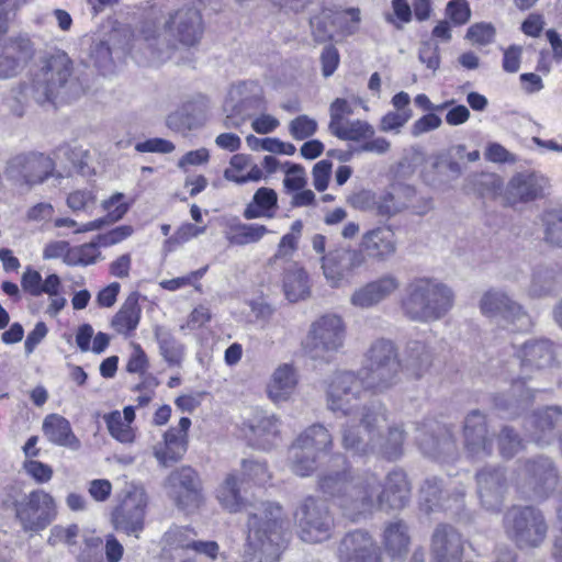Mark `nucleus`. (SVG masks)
I'll return each instance as SVG.
<instances>
[{
  "instance_id": "obj_1",
  "label": "nucleus",
  "mask_w": 562,
  "mask_h": 562,
  "mask_svg": "<svg viewBox=\"0 0 562 562\" xmlns=\"http://www.w3.org/2000/svg\"><path fill=\"white\" fill-rule=\"evenodd\" d=\"M319 486L351 520L366 517L376 508L400 509L409 496L406 474L400 470L390 472L383 486L373 474L353 477L345 469L323 475Z\"/></svg>"
},
{
  "instance_id": "obj_2",
  "label": "nucleus",
  "mask_w": 562,
  "mask_h": 562,
  "mask_svg": "<svg viewBox=\"0 0 562 562\" xmlns=\"http://www.w3.org/2000/svg\"><path fill=\"white\" fill-rule=\"evenodd\" d=\"M83 93V87L75 75V64L63 49L53 48L40 56L30 82L19 83L11 90L10 108L22 116L29 98L37 103L70 102Z\"/></svg>"
},
{
  "instance_id": "obj_3",
  "label": "nucleus",
  "mask_w": 562,
  "mask_h": 562,
  "mask_svg": "<svg viewBox=\"0 0 562 562\" xmlns=\"http://www.w3.org/2000/svg\"><path fill=\"white\" fill-rule=\"evenodd\" d=\"M204 24L199 9L182 7L164 19H147L128 48L137 63L159 64L168 60L176 44L187 47L200 43Z\"/></svg>"
},
{
  "instance_id": "obj_4",
  "label": "nucleus",
  "mask_w": 562,
  "mask_h": 562,
  "mask_svg": "<svg viewBox=\"0 0 562 562\" xmlns=\"http://www.w3.org/2000/svg\"><path fill=\"white\" fill-rule=\"evenodd\" d=\"M215 497L223 509L229 513L247 512V546L254 553L263 554L269 561L277 562L283 543L284 513L274 503L248 504L240 495L236 474L229 473L217 486Z\"/></svg>"
},
{
  "instance_id": "obj_5",
  "label": "nucleus",
  "mask_w": 562,
  "mask_h": 562,
  "mask_svg": "<svg viewBox=\"0 0 562 562\" xmlns=\"http://www.w3.org/2000/svg\"><path fill=\"white\" fill-rule=\"evenodd\" d=\"M453 291L434 278H415L406 288L402 310L412 321L431 323L445 317L452 308Z\"/></svg>"
},
{
  "instance_id": "obj_6",
  "label": "nucleus",
  "mask_w": 562,
  "mask_h": 562,
  "mask_svg": "<svg viewBox=\"0 0 562 562\" xmlns=\"http://www.w3.org/2000/svg\"><path fill=\"white\" fill-rule=\"evenodd\" d=\"M386 424L385 413L374 411L371 415H363L360 427L353 431V426L342 428L341 440L347 450L359 454L379 450L387 459H396L402 454L404 432L398 427L389 428L387 436L381 435Z\"/></svg>"
},
{
  "instance_id": "obj_7",
  "label": "nucleus",
  "mask_w": 562,
  "mask_h": 562,
  "mask_svg": "<svg viewBox=\"0 0 562 562\" xmlns=\"http://www.w3.org/2000/svg\"><path fill=\"white\" fill-rule=\"evenodd\" d=\"M368 391L360 376L352 371H337L326 381V405L335 414L348 417L344 426H353V431L360 427L363 415H371L366 407H361V395Z\"/></svg>"
},
{
  "instance_id": "obj_8",
  "label": "nucleus",
  "mask_w": 562,
  "mask_h": 562,
  "mask_svg": "<svg viewBox=\"0 0 562 562\" xmlns=\"http://www.w3.org/2000/svg\"><path fill=\"white\" fill-rule=\"evenodd\" d=\"M554 349L548 340H530L521 345L516 358L519 361L520 373L513 380L512 393L517 395L518 404H528L535 397V392L544 391L539 386H526V380L541 375V372L550 369L554 363Z\"/></svg>"
},
{
  "instance_id": "obj_9",
  "label": "nucleus",
  "mask_w": 562,
  "mask_h": 562,
  "mask_svg": "<svg viewBox=\"0 0 562 562\" xmlns=\"http://www.w3.org/2000/svg\"><path fill=\"white\" fill-rule=\"evenodd\" d=\"M346 337L344 319L337 314H324L310 325L302 349L313 360L329 362L344 348Z\"/></svg>"
},
{
  "instance_id": "obj_10",
  "label": "nucleus",
  "mask_w": 562,
  "mask_h": 562,
  "mask_svg": "<svg viewBox=\"0 0 562 562\" xmlns=\"http://www.w3.org/2000/svg\"><path fill=\"white\" fill-rule=\"evenodd\" d=\"M507 537L519 548L539 547L547 537L548 526L542 513L532 506H514L503 520Z\"/></svg>"
},
{
  "instance_id": "obj_11",
  "label": "nucleus",
  "mask_w": 562,
  "mask_h": 562,
  "mask_svg": "<svg viewBox=\"0 0 562 562\" xmlns=\"http://www.w3.org/2000/svg\"><path fill=\"white\" fill-rule=\"evenodd\" d=\"M331 445V435L323 425L308 427L290 448L291 471L299 476L310 475L316 469L317 458Z\"/></svg>"
},
{
  "instance_id": "obj_12",
  "label": "nucleus",
  "mask_w": 562,
  "mask_h": 562,
  "mask_svg": "<svg viewBox=\"0 0 562 562\" xmlns=\"http://www.w3.org/2000/svg\"><path fill=\"white\" fill-rule=\"evenodd\" d=\"M294 524L300 539L307 543H319L331 537L334 520L321 499L306 497L294 512Z\"/></svg>"
},
{
  "instance_id": "obj_13",
  "label": "nucleus",
  "mask_w": 562,
  "mask_h": 562,
  "mask_svg": "<svg viewBox=\"0 0 562 562\" xmlns=\"http://www.w3.org/2000/svg\"><path fill=\"white\" fill-rule=\"evenodd\" d=\"M53 160L38 153H21L5 165V175L15 186L31 190L42 184L54 171Z\"/></svg>"
},
{
  "instance_id": "obj_14",
  "label": "nucleus",
  "mask_w": 562,
  "mask_h": 562,
  "mask_svg": "<svg viewBox=\"0 0 562 562\" xmlns=\"http://www.w3.org/2000/svg\"><path fill=\"white\" fill-rule=\"evenodd\" d=\"M480 312L492 319L510 325L514 330H528L532 321L522 306L502 290L491 289L479 301Z\"/></svg>"
},
{
  "instance_id": "obj_15",
  "label": "nucleus",
  "mask_w": 562,
  "mask_h": 562,
  "mask_svg": "<svg viewBox=\"0 0 562 562\" xmlns=\"http://www.w3.org/2000/svg\"><path fill=\"white\" fill-rule=\"evenodd\" d=\"M364 265V254L351 247L339 246L322 257L323 274L331 288L350 282L356 270Z\"/></svg>"
},
{
  "instance_id": "obj_16",
  "label": "nucleus",
  "mask_w": 562,
  "mask_h": 562,
  "mask_svg": "<svg viewBox=\"0 0 562 562\" xmlns=\"http://www.w3.org/2000/svg\"><path fill=\"white\" fill-rule=\"evenodd\" d=\"M15 515L25 531L45 529L55 518L54 498L36 490L15 503Z\"/></svg>"
},
{
  "instance_id": "obj_17",
  "label": "nucleus",
  "mask_w": 562,
  "mask_h": 562,
  "mask_svg": "<svg viewBox=\"0 0 562 562\" xmlns=\"http://www.w3.org/2000/svg\"><path fill=\"white\" fill-rule=\"evenodd\" d=\"M147 496L142 487H133L123 498L121 505L112 513V525L115 530L126 535H135L143 530Z\"/></svg>"
},
{
  "instance_id": "obj_18",
  "label": "nucleus",
  "mask_w": 562,
  "mask_h": 562,
  "mask_svg": "<svg viewBox=\"0 0 562 562\" xmlns=\"http://www.w3.org/2000/svg\"><path fill=\"white\" fill-rule=\"evenodd\" d=\"M167 491L177 506L186 510L198 508L203 501L201 482L190 467H182L169 474Z\"/></svg>"
},
{
  "instance_id": "obj_19",
  "label": "nucleus",
  "mask_w": 562,
  "mask_h": 562,
  "mask_svg": "<svg viewBox=\"0 0 562 562\" xmlns=\"http://www.w3.org/2000/svg\"><path fill=\"white\" fill-rule=\"evenodd\" d=\"M190 427V418L181 417L177 426L170 427L164 434V440L153 447V454L161 467H169L181 460L186 454Z\"/></svg>"
},
{
  "instance_id": "obj_20",
  "label": "nucleus",
  "mask_w": 562,
  "mask_h": 562,
  "mask_svg": "<svg viewBox=\"0 0 562 562\" xmlns=\"http://www.w3.org/2000/svg\"><path fill=\"white\" fill-rule=\"evenodd\" d=\"M33 55L34 45L29 38H10L0 43V80L20 74Z\"/></svg>"
},
{
  "instance_id": "obj_21",
  "label": "nucleus",
  "mask_w": 562,
  "mask_h": 562,
  "mask_svg": "<svg viewBox=\"0 0 562 562\" xmlns=\"http://www.w3.org/2000/svg\"><path fill=\"white\" fill-rule=\"evenodd\" d=\"M280 418L274 414L256 411L250 418L244 422L245 435L262 449L271 448L280 436Z\"/></svg>"
},
{
  "instance_id": "obj_22",
  "label": "nucleus",
  "mask_w": 562,
  "mask_h": 562,
  "mask_svg": "<svg viewBox=\"0 0 562 562\" xmlns=\"http://www.w3.org/2000/svg\"><path fill=\"white\" fill-rule=\"evenodd\" d=\"M339 560L340 562H380L379 548L368 532L356 530L341 540Z\"/></svg>"
},
{
  "instance_id": "obj_23",
  "label": "nucleus",
  "mask_w": 562,
  "mask_h": 562,
  "mask_svg": "<svg viewBox=\"0 0 562 562\" xmlns=\"http://www.w3.org/2000/svg\"><path fill=\"white\" fill-rule=\"evenodd\" d=\"M367 258L383 262L395 255L397 240L395 233L389 226H378L367 231L359 248Z\"/></svg>"
},
{
  "instance_id": "obj_24",
  "label": "nucleus",
  "mask_w": 562,
  "mask_h": 562,
  "mask_svg": "<svg viewBox=\"0 0 562 562\" xmlns=\"http://www.w3.org/2000/svg\"><path fill=\"white\" fill-rule=\"evenodd\" d=\"M435 562H460L463 553L462 536L451 526H438L432 536Z\"/></svg>"
},
{
  "instance_id": "obj_25",
  "label": "nucleus",
  "mask_w": 562,
  "mask_h": 562,
  "mask_svg": "<svg viewBox=\"0 0 562 562\" xmlns=\"http://www.w3.org/2000/svg\"><path fill=\"white\" fill-rule=\"evenodd\" d=\"M154 339L158 346L159 356L170 368H180L186 358V346L176 337L171 327L154 324Z\"/></svg>"
},
{
  "instance_id": "obj_26",
  "label": "nucleus",
  "mask_w": 562,
  "mask_h": 562,
  "mask_svg": "<svg viewBox=\"0 0 562 562\" xmlns=\"http://www.w3.org/2000/svg\"><path fill=\"white\" fill-rule=\"evenodd\" d=\"M402 369V363L362 367L359 374L368 391L384 392L400 382Z\"/></svg>"
},
{
  "instance_id": "obj_27",
  "label": "nucleus",
  "mask_w": 562,
  "mask_h": 562,
  "mask_svg": "<svg viewBox=\"0 0 562 562\" xmlns=\"http://www.w3.org/2000/svg\"><path fill=\"white\" fill-rule=\"evenodd\" d=\"M486 434L485 416L479 411L470 413L464 422V442L469 453L480 456L491 452V441Z\"/></svg>"
},
{
  "instance_id": "obj_28",
  "label": "nucleus",
  "mask_w": 562,
  "mask_h": 562,
  "mask_svg": "<svg viewBox=\"0 0 562 562\" xmlns=\"http://www.w3.org/2000/svg\"><path fill=\"white\" fill-rule=\"evenodd\" d=\"M479 496L487 510H498L504 496V477L498 470H484L477 474Z\"/></svg>"
},
{
  "instance_id": "obj_29",
  "label": "nucleus",
  "mask_w": 562,
  "mask_h": 562,
  "mask_svg": "<svg viewBox=\"0 0 562 562\" xmlns=\"http://www.w3.org/2000/svg\"><path fill=\"white\" fill-rule=\"evenodd\" d=\"M296 375L293 367L280 364L271 374L267 384V395L274 403L288 402L296 387Z\"/></svg>"
},
{
  "instance_id": "obj_30",
  "label": "nucleus",
  "mask_w": 562,
  "mask_h": 562,
  "mask_svg": "<svg viewBox=\"0 0 562 562\" xmlns=\"http://www.w3.org/2000/svg\"><path fill=\"white\" fill-rule=\"evenodd\" d=\"M526 479L539 497H546L549 492L555 488L558 483V476L553 464L547 458H540L531 464H528L526 469Z\"/></svg>"
},
{
  "instance_id": "obj_31",
  "label": "nucleus",
  "mask_w": 562,
  "mask_h": 562,
  "mask_svg": "<svg viewBox=\"0 0 562 562\" xmlns=\"http://www.w3.org/2000/svg\"><path fill=\"white\" fill-rule=\"evenodd\" d=\"M44 436L54 445L77 450L80 441L74 435L70 423L58 414L47 415L42 426Z\"/></svg>"
},
{
  "instance_id": "obj_32",
  "label": "nucleus",
  "mask_w": 562,
  "mask_h": 562,
  "mask_svg": "<svg viewBox=\"0 0 562 562\" xmlns=\"http://www.w3.org/2000/svg\"><path fill=\"white\" fill-rule=\"evenodd\" d=\"M140 316L142 307L138 302V294L131 293L113 316L111 327L117 334L127 337L136 330Z\"/></svg>"
},
{
  "instance_id": "obj_33",
  "label": "nucleus",
  "mask_w": 562,
  "mask_h": 562,
  "mask_svg": "<svg viewBox=\"0 0 562 562\" xmlns=\"http://www.w3.org/2000/svg\"><path fill=\"white\" fill-rule=\"evenodd\" d=\"M434 362L432 350L422 341H412L407 345L406 358L403 369L415 379L426 375Z\"/></svg>"
},
{
  "instance_id": "obj_34",
  "label": "nucleus",
  "mask_w": 562,
  "mask_h": 562,
  "mask_svg": "<svg viewBox=\"0 0 562 562\" xmlns=\"http://www.w3.org/2000/svg\"><path fill=\"white\" fill-rule=\"evenodd\" d=\"M548 180L538 173H518L508 183L509 194L519 201H531L539 198Z\"/></svg>"
},
{
  "instance_id": "obj_35",
  "label": "nucleus",
  "mask_w": 562,
  "mask_h": 562,
  "mask_svg": "<svg viewBox=\"0 0 562 562\" xmlns=\"http://www.w3.org/2000/svg\"><path fill=\"white\" fill-rule=\"evenodd\" d=\"M277 209V192L273 189L261 187L255 192L251 202L246 205L243 215L246 220L272 218Z\"/></svg>"
},
{
  "instance_id": "obj_36",
  "label": "nucleus",
  "mask_w": 562,
  "mask_h": 562,
  "mask_svg": "<svg viewBox=\"0 0 562 562\" xmlns=\"http://www.w3.org/2000/svg\"><path fill=\"white\" fill-rule=\"evenodd\" d=\"M135 419V412L132 406L123 409V413L115 411L104 416L110 435L122 443H132L135 440V430L131 426Z\"/></svg>"
},
{
  "instance_id": "obj_37",
  "label": "nucleus",
  "mask_w": 562,
  "mask_h": 562,
  "mask_svg": "<svg viewBox=\"0 0 562 562\" xmlns=\"http://www.w3.org/2000/svg\"><path fill=\"white\" fill-rule=\"evenodd\" d=\"M195 533L188 527H172L164 536L162 552L170 560L181 558V553L191 551Z\"/></svg>"
},
{
  "instance_id": "obj_38",
  "label": "nucleus",
  "mask_w": 562,
  "mask_h": 562,
  "mask_svg": "<svg viewBox=\"0 0 562 562\" xmlns=\"http://www.w3.org/2000/svg\"><path fill=\"white\" fill-rule=\"evenodd\" d=\"M414 195L415 190L412 187H395L393 192L378 196L376 214L381 216H392L408 207Z\"/></svg>"
},
{
  "instance_id": "obj_39",
  "label": "nucleus",
  "mask_w": 562,
  "mask_h": 562,
  "mask_svg": "<svg viewBox=\"0 0 562 562\" xmlns=\"http://www.w3.org/2000/svg\"><path fill=\"white\" fill-rule=\"evenodd\" d=\"M402 363L395 344L390 339H376L364 355L363 367Z\"/></svg>"
},
{
  "instance_id": "obj_40",
  "label": "nucleus",
  "mask_w": 562,
  "mask_h": 562,
  "mask_svg": "<svg viewBox=\"0 0 562 562\" xmlns=\"http://www.w3.org/2000/svg\"><path fill=\"white\" fill-rule=\"evenodd\" d=\"M59 279L60 277L56 273H50L43 279L37 270L32 267H26L21 277V286L29 295L38 297L46 292L52 293L54 284H56Z\"/></svg>"
},
{
  "instance_id": "obj_41",
  "label": "nucleus",
  "mask_w": 562,
  "mask_h": 562,
  "mask_svg": "<svg viewBox=\"0 0 562 562\" xmlns=\"http://www.w3.org/2000/svg\"><path fill=\"white\" fill-rule=\"evenodd\" d=\"M285 297L292 302H299L310 296V284L306 272L297 267H293L285 272L283 281Z\"/></svg>"
},
{
  "instance_id": "obj_42",
  "label": "nucleus",
  "mask_w": 562,
  "mask_h": 562,
  "mask_svg": "<svg viewBox=\"0 0 562 562\" xmlns=\"http://www.w3.org/2000/svg\"><path fill=\"white\" fill-rule=\"evenodd\" d=\"M330 133L342 140L360 142L374 136V127L366 121L346 120L344 123L329 128Z\"/></svg>"
},
{
  "instance_id": "obj_43",
  "label": "nucleus",
  "mask_w": 562,
  "mask_h": 562,
  "mask_svg": "<svg viewBox=\"0 0 562 562\" xmlns=\"http://www.w3.org/2000/svg\"><path fill=\"white\" fill-rule=\"evenodd\" d=\"M409 536L407 527L402 521H394L384 530V546L392 557H402L407 552Z\"/></svg>"
},
{
  "instance_id": "obj_44",
  "label": "nucleus",
  "mask_w": 562,
  "mask_h": 562,
  "mask_svg": "<svg viewBox=\"0 0 562 562\" xmlns=\"http://www.w3.org/2000/svg\"><path fill=\"white\" fill-rule=\"evenodd\" d=\"M543 240L562 249V207L546 211L541 216Z\"/></svg>"
},
{
  "instance_id": "obj_45",
  "label": "nucleus",
  "mask_w": 562,
  "mask_h": 562,
  "mask_svg": "<svg viewBox=\"0 0 562 562\" xmlns=\"http://www.w3.org/2000/svg\"><path fill=\"white\" fill-rule=\"evenodd\" d=\"M269 229L260 224H237L232 226L227 239L233 245L244 246L248 244L258 243L267 234Z\"/></svg>"
},
{
  "instance_id": "obj_46",
  "label": "nucleus",
  "mask_w": 562,
  "mask_h": 562,
  "mask_svg": "<svg viewBox=\"0 0 562 562\" xmlns=\"http://www.w3.org/2000/svg\"><path fill=\"white\" fill-rule=\"evenodd\" d=\"M441 493L439 480L434 477L425 482L420 488V499L426 512H432L437 507H441L445 510L452 508L450 504H447L450 499L449 497L441 502Z\"/></svg>"
},
{
  "instance_id": "obj_47",
  "label": "nucleus",
  "mask_w": 562,
  "mask_h": 562,
  "mask_svg": "<svg viewBox=\"0 0 562 562\" xmlns=\"http://www.w3.org/2000/svg\"><path fill=\"white\" fill-rule=\"evenodd\" d=\"M416 439L423 452L434 458L454 451V442L449 435H445L441 439H438L432 435L423 434Z\"/></svg>"
},
{
  "instance_id": "obj_48",
  "label": "nucleus",
  "mask_w": 562,
  "mask_h": 562,
  "mask_svg": "<svg viewBox=\"0 0 562 562\" xmlns=\"http://www.w3.org/2000/svg\"><path fill=\"white\" fill-rule=\"evenodd\" d=\"M97 203V194L92 189L83 188L76 189L69 192L66 196V205L74 213H88L91 214Z\"/></svg>"
},
{
  "instance_id": "obj_49",
  "label": "nucleus",
  "mask_w": 562,
  "mask_h": 562,
  "mask_svg": "<svg viewBox=\"0 0 562 562\" xmlns=\"http://www.w3.org/2000/svg\"><path fill=\"white\" fill-rule=\"evenodd\" d=\"M100 246L95 238L87 244L71 247V257H68L69 266H90L94 265L98 260L102 259L99 250Z\"/></svg>"
},
{
  "instance_id": "obj_50",
  "label": "nucleus",
  "mask_w": 562,
  "mask_h": 562,
  "mask_svg": "<svg viewBox=\"0 0 562 562\" xmlns=\"http://www.w3.org/2000/svg\"><path fill=\"white\" fill-rule=\"evenodd\" d=\"M422 177L424 182L434 189H445L451 181L446 176L442 157H436L429 167L423 171Z\"/></svg>"
},
{
  "instance_id": "obj_51",
  "label": "nucleus",
  "mask_w": 562,
  "mask_h": 562,
  "mask_svg": "<svg viewBox=\"0 0 562 562\" xmlns=\"http://www.w3.org/2000/svg\"><path fill=\"white\" fill-rule=\"evenodd\" d=\"M241 468L245 479L257 485H263L271 479L270 471L263 461L256 459L243 460Z\"/></svg>"
},
{
  "instance_id": "obj_52",
  "label": "nucleus",
  "mask_w": 562,
  "mask_h": 562,
  "mask_svg": "<svg viewBox=\"0 0 562 562\" xmlns=\"http://www.w3.org/2000/svg\"><path fill=\"white\" fill-rule=\"evenodd\" d=\"M317 122L308 115L302 114L289 123V133L296 140L313 136L317 131Z\"/></svg>"
},
{
  "instance_id": "obj_53",
  "label": "nucleus",
  "mask_w": 562,
  "mask_h": 562,
  "mask_svg": "<svg viewBox=\"0 0 562 562\" xmlns=\"http://www.w3.org/2000/svg\"><path fill=\"white\" fill-rule=\"evenodd\" d=\"M496 31L492 23L480 22L471 25L467 32V38L473 45L485 46L494 41Z\"/></svg>"
},
{
  "instance_id": "obj_54",
  "label": "nucleus",
  "mask_w": 562,
  "mask_h": 562,
  "mask_svg": "<svg viewBox=\"0 0 562 562\" xmlns=\"http://www.w3.org/2000/svg\"><path fill=\"white\" fill-rule=\"evenodd\" d=\"M123 200L124 195L117 192L102 202V209L106 212V216L103 218L105 224L121 220L127 212L128 205Z\"/></svg>"
},
{
  "instance_id": "obj_55",
  "label": "nucleus",
  "mask_w": 562,
  "mask_h": 562,
  "mask_svg": "<svg viewBox=\"0 0 562 562\" xmlns=\"http://www.w3.org/2000/svg\"><path fill=\"white\" fill-rule=\"evenodd\" d=\"M369 283L379 303L395 293L401 285L400 280L393 274H385Z\"/></svg>"
},
{
  "instance_id": "obj_56",
  "label": "nucleus",
  "mask_w": 562,
  "mask_h": 562,
  "mask_svg": "<svg viewBox=\"0 0 562 562\" xmlns=\"http://www.w3.org/2000/svg\"><path fill=\"white\" fill-rule=\"evenodd\" d=\"M79 537V527L77 525L69 526H54L50 529L48 543L56 546L58 543H65L67 546L77 544L76 539Z\"/></svg>"
},
{
  "instance_id": "obj_57",
  "label": "nucleus",
  "mask_w": 562,
  "mask_h": 562,
  "mask_svg": "<svg viewBox=\"0 0 562 562\" xmlns=\"http://www.w3.org/2000/svg\"><path fill=\"white\" fill-rule=\"evenodd\" d=\"M212 319V313L210 308L203 304L195 306L189 314L187 322L180 325L182 333L192 331L203 327Z\"/></svg>"
},
{
  "instance_id": "obj_58",
  "label": "nucleus",
  "mask_w": 562,
  "mask_h": 562,
  "mask_svg": "<svg viewBox=\"0 0 562 562\" xmlns=\"http://www.w3.org/2000/svg\"><path fill=\"white\" fill-rule=\"evenodd\" d=\"M412 111H390L382 116L380 130L382 132L400 133V130L411 120Z\"/></svg>"
},
{
  "instance_id": "obj_59",
  "label": "nucleus",
  "mask_w": 562,
  "mask_h": 562,
  "mask_svg": "<svg viewBox=\"0 0 562 562\" xmlns=\"http://www.w3.org/2000/svg\"><path fill=\"white\" fill-rule=\"evenodd\" d=\"M393 14L386 15V21L397 30L412 21V9L407 0H392Z\"/></svg>"
},
{
  "instance_id": "obj_60",
  "label": "nucleus",
  "mask_w": 562,
  "mask_h": 562,
  "mask_svg": "<svg viewBox=\"0 0 562 562\" xmlns=\"http://www.w3.org/2000/svg\"><path fill=\"white\" fill-rule=\"evenodd\" d=\"M249 166V158L246 155H234L229 160V167L225 169L224 177L228 181L243 183V177Z\"/></svg>"
},
{
  "instance_id": "obj_61",
  "label": "nucleus",
  "mask_w": 562,
  "mask_h": 562,
  "mask_svg": "<svg viewBox=\"0 0 562 562\" xmlns=\"http://www.w3.org/2000/svg\"><path fill=\"white\" fill-rule=\"evenodd\" d=\"M23 469L27 475L40 484L47 483L53 477L52 467L33 459H26L23 463Z\"/></svg>"
},
{
  "instance_id": "obj_62",
  "label": "nucleus",
  "mask_w": 562,
  "mask_h": 562,
  "mask_svg": "<svg viewBox=\"0 0 562 562\" xmlns=\"http://www.w3.org/2000/svg\"><path fill=\"white\" fill-rule=\"evenodd\" d=\"M132 353L126 363V370L130 373L143 374L149 367L148 357L142 346L137 342H131Z\"/></svg>"
},
{
  "instance_id": "obj_63",
  "label": "nucleus",
  "mask_w": 562,
  "mask_h": 562,
  "mask_svg": "<svg viewBox=\"0 0 562 562\" xmlns=\"http://www.w3.org/2000/svg\"><path fill=\"white\" fill-rule=\"evenodd\" d=\"M283 184L289 191H300L306 186L305 170L302 166L290 164L285 169Z\"/></svg>"
},
{
  "instance_id": "obj_64",
  "label": "nucleus",
  "mask_w": 562,
  "mask_h": 562,
  "mask_svg": "<svg viewBox=\"0 0 562 562\" xmlns=\"http://www.w3.org/2000/svg\"><path fill=\"white\" fill-rule=\"evenodd\" d=\"M498 445L502 456L513 457L521 448V441L509 427H504L498 436Z\"/></svg>"
}]
</instances>
